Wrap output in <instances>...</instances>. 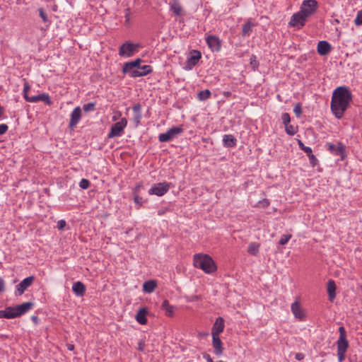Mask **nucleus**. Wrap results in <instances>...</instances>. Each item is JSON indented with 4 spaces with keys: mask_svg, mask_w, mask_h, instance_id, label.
Wrapping results in <instances>:
<instances>
[{
    "mask_svg": "<svg viewBox=\"0 0 362 362\" xmlns=\"http://www.w3.org/2000/svg\"><path fill=\"white\" fill-rule=\"evenodd\" d=\"M352 93L346 86L337 87L332 93L331 111L337 119L344 116L345 111L352 101Z\"/></svg>",
    "mask_w": 362,
    "mask_h": 362,
    "instance_id": "nucleus-1",
    "label": "nucleus"
},
{
    "mask_svg": "<svg viewBox=\"0 0 362 362\" xmlns=\"http://www.w3.org/2000/svg\"><path fill=\"white\" fill-rule=\"evenodd\" d=\"M194 265L195 267L202 269L206 274H211L216 270L214 261L208 255H194Z\"/></svg>",
    "mask_w": 362,
    "mask_h": 362,
    "instance_id": "nucleus-2",
    "label": "nucleus"
},
{
    "mask_svg": "<svg viewBox=\"0 0 362 362\" xmlns=\"http://www.w3.org/2000/svg\"><path fill=\"white\" fill-rule=\"evenodd\" d=\"M127 125V120L126 118H122L120 121L112 125L110 131L107 134L108 139L119 137L122 135L124 130Z\"/></svg>",
    "mask_w": 362,
    "mask_h": 362,
    "instance_id": "nucleus-3",
    "label": "nucleus"
},
{
    "mask_svg": "<svg viewBox=\"0 0 362 362\" xmlns=\"http://www.w3.org/2000/svg\"><path fill=\"white\" fill-rule=\"evenodd\" d=\"M139 44H134L130 41L123 43L119 49V55L123 57H130L138 52Z\"/></svg>",
    "mask_w": 362,
    "mask_h": 362,
    "instance_id": "nucleus-4",
    "label": "nucleus"
},
{
    "mask_svg": "<svg viewBox=\"0 0 362 362\" xmlns=\"http://www.w3.org/2000/svg\"><path fill=\"white\" fill-rule=\"evenodd\" d=\"M317 2L315 0H304L300 6V12L307 18L315 12Z\"/></svg>",
    "mask_w": 362,
    "mask_h": 362,
    "instance_id": "nucleus-5",
    "label": "nucleus"
},
{
    "mask_svg": "<svg viewBox=\"0 0 362 362\" xmlns=\"http://www.w3.org/2000/svg\"><path fill=\"white\" fill-rule=\"evenodd\" d=\"M182 132L183 129L181 127H173L165 133L160 134L158 140L160 142H168L172 139L176 137L177 135L182 133Z\"/></svg>",
    "mask_w": 362,
    "mask_h": 362,
    "instance_id": "nucleus-6",
    "label": "nucleus"
},
{
    "mask_svg": "<svg viewBox=\"0 0 362 362\" xmlns=\"http://www.w3.org/2000/svg\"><path fill=\"white\" fill-rule=\"evenodd\" d=\"M339 337L337 341V351L346 352L349 348V341L346 339V332L343 326L339 327Z\"/></svg>",
    "mask_w": 362,
    "mask_h": 362,
    "instance_id": "nucleus-7",
    "label": "nucleus"
},
{
    "mask_svg": "<svg viewBox=\"0 0 362 362\" xmlns=\"http://www.w3.org/2000/svg\"><path fill=\"white\" fill-rule=\"evenodd\" d=\"M170 184L166 182L153 185L148 190L149 194H155L158 197L164 195L170 189Z\"/></svg>",
    "mask_w": 362,
    "mask_h": 362,
    "instance_id": "nucleus-8",
    "label": "nucleus"
},
{
    "mask_svg": "<svg viewBox=\"0 0 362 362\" xmlns=\"http://www.w3.org/2000/svg\"><path fill=\"white\" fill-rule=\"evenodd\" d=\"M202 57V54L198 50H193L191 52V55L187 58L185 65V69L191 70L194 66H195L199 62V59Z\"/></svg>",
    "mask_w": 362,
    "mask_h": 362,
    "instance_id": "nucleus-9",
    "label": "nucleus"
},
{
    "mask_svg": "<svg viewBox=\"0 0 362 362\" xmlns=\"http://www.w3.org/2000/svg\"><path fill=\"white\" fill-rule=\"evenodd\" d=\"M206 42L212 52H219L221 48V40L216 35H208Z\"/></svg>",
    "mask_w": 362,
    "mask_h": 362,
    "instance_id": "nucleus-10",
    "label": "nucleus"
},
{
    "mask_svg": "<svg viewBox=\"0 0 362 362\" xmlns=\"http://www.w3.org/2000/svg\"><path fill=\"white\" fill-rule=\"evenodd\" d=\"M306 20L307 18L298 11L291 16L289 25L291 27H296L299 29L305 25Z\"/></svg>",
    "mask_w": 362,
    "mask_h": 362,
    "instance_id": "nucleus-11",
    "label": "nucleus"
},
{
    "mask_svg": "<svg viewBox=\"0 0 362 362\" xmlns=\"http://www.w3.org/2000/svg\"><path fill=\"white\" fill-rule=\"evenodd\" d=\"M291 310L296 318L300 321L305 320V315L298 301L296 300L291 304Z\"/></svg>",
    "mask_w": 362,
    "mask_h": 362,
    "instance_id": "nucleus-12",
    "label": "nucleus"
},
{
    "mask_svg": "<svg viewBox=\"0 0 362 362\" xmlns=\"http://www.w3.org/2000/svg\"><path fill=\"white\" fill-rule=\"evenodd\" d=\"M224 327V319L221 317H217L211 329V335L219 337L220 334L223 332Z\"/></svg>",
    "mask_w": 362,
    "mask_h": 362,
    "instance_id": "nucleus-13",
    "label": "nucleus"
},
{
    "mask_svg": "<svg viewBox=\"0 0 362 362\" xmlns=\"http://www.w3.org/2000/svg\"><path fill=\"white\" fill-rule=\"evenodd\" d=\"M34 277L33 276L24 279L19 284L16 286L17 295H22L24 291L33 284Z\"/></svg>",
    "mask_w": 362,
    "mask_h": 362,
    "instance_id": "nucleus-14",
    "label": "nucleus"
},
{
    "mask_svg": "<svg viewBox=\"0 0 362 362\" xmlns=\"http://www.w3.org/2000/svg\"><path fill=\"white\" fill-rule=\"evenodd\" d=\"M27 101L29 103H38L42 101L47 105H51L52 103L49 95L45 93L31 96L30 98H27Z\"/></svg>",
    "mask_w": 362,
    "mask_h": 362,
    "instance_id": "nucleus-15",
    "label": "nucleus"
},
{
    "mask_svg": "<svg viewBox=\"0 0 362 362\" xmlns=\"http://www.w3.org/2000/svg\"><path fill=\"white\" fill-rule=\"evenodd\" d=\"M326 146H327V150L336 156H342L344 153V146L340 142H339L337 145L327 143Z\"/></svg>",
    "mask_w": 362,
    "mask_h": 362,
    "instance_id": "nucleus-16",
    "label": "nucleus"
},
{
    "mask_svg": "<svg viewBox=\"0 0 362 362\" xmlns=\"http://www.w3.org/2000/svg\"><path fill=\"white\" fill-rule=\"evenodd\" d=\"M81 117V109L80 107H76L74 109L71 114V118L69 122V126L71 128L76 127L79 122Z\"/></svg>",
    "mask_w": 362,
    "mask_h": 362,
    "instance_id": "nucleus-17",
    "label": "nucleus"
},
{
    "mask_svg": "<svg viewBox=\"0 0 362 362\" xmlns=\"http://www.w3.org/2000/svg\"><path fill=\"white\" fill-rule=\"evenodd\" d=\"M34 305V303L32 302H26L23 303L21 305H18L15 307L16 313L17 317H20L25 313H26L29 310H30Z\"/></svg>",
    "mask_w": 362,
    "mask_h": 362,
    "instance_id": "nucleus-18",
    "label": "nucleus"
},
{
    "mask_svg": "<svg viewBox=\"0 0 362 362\" xmlns=\"http://www.w3.org/2000/svg\"><path fill=\"white\" fill-rule=\"evenodd\" d=\"M212 346L216 355L219 356L223 354V343L218 336H212Z\"/></svg>",
    "mask_w": 362,
    "mask_h": 362,
    "instance_id": "nucleus-19",
    "label": "nucleus"
},
{
    "mask_svg": "<svg viewBox=\"0 0 362 362\" xmlns=\"http://www.w3.org/2000/svg\"><path fill=\"white\" fill-rule=\"evenodd\" d=\"M332 47L330 44L325 40L320 41L317 44V50L320 55L324 56L329 54L331 51Z\"/></svg>",
    "mask_w": 362,
    "mask_h": 362,
    "instance_id": "nucleus-20",
    "label": "nucleus"
},
{
    "mask_svg": "<svg viewBox=\"0 0 362 362\" xmlns=\"http://www.w3.org/2000/svg\"><path fill=\"white\" fill-rule=\"evenodd\" d=\"M148 313L147 308H142L137 311L136 320L140 325H146L147 323L146 315Z\"/></svg>",
    "mask_w": 362,
    "mask_h": 362,
    "instance_id": "nucleus-21",
    "label": "nucleus"
},
{
    "mask_svg": "<svg viewBox=\"0 0 362 362\" xmlns=\"http://www.w3.org/2000/svg\"><path fill=\"white\" fill-rule=\"evenodd\" d=\"M142 60L139 58L136 59L134 61L129 62L124 64L122 71L123 73H127L128 71H131V69H139L141 66L140 64L141 63Z\"/></svg>",
    "mask_w": 362,
    "mask_h": 362,
    "instance_id": "nucleus-22",
    "label": "nucleus"
},
{
    "mask_svg": "<svg viewBox=\"0 0 362 362\" xmlns=\"http://www.w3.org/2000/svg\"><path fill=\"white\" fill-rule=\"evenodd\" d=\"M223 144L226 148H233L237 145V139L232 134H225L223 137Z\"/></svg>",
    "mask_w": 362,
    "mask_h": 362,
    "instance_id": "nucleus-23",
    "label": "nucleus"
},
{
    "mask_svg": "<svg viewBox=\"0 0 362 362\" xmlns=\"http://www.w3.org/2000/svg\"><path fill=\"white\" fill-rule=\"evenodd\" d=\"M132 110L134 112V122L136 126H139L140 124V121L142 118V115L141 112V106L140 104L137 103L132 107Z\"/></svg>",
    "mask_w": 362,
    "mask_h": 362,
    "instance_id": "nucleus-24",
    "label": "nucleus"
},
{
    "mask_svg": "<svg viewBox=\"0 0 362 362\" xmlns=\"http://www.w3.org/2000/svg\"><path fill=\"white\" fill-rule=\"evenodd\" d=\"M72 290L77 296H83L86 293V286L81 282H75L72 286Z\"/></svg>",
    "mask_w": 362,
    "mask_h": 362,
    "instance_id": "nucleus-25",
    "label": "nucleus"
},
{
    "mask_svg": "<svg viewBox=\"0 0 362 362\" xmlns=\"http://www.w3.org/2000/svg\"><path fill=\"white\" fill-rule=\"evenodd\" d=\"M161 308L165 311V314L168 317H173L175 310V307L170 305L168 300L163 301Z\"/></svg>",
    "mask_w": 362,
    "mask_h": 362,
    "instance_id": "nucleus-26",
    "label": "nucleus"
},
{
    "mask_svg": "<svg viewBox=\"0 0 362 362\" xmlns=\"http://www.w3.org/2000/svg\"><path fill=\"white\" fill-rule=\"evenodd\" d=\"M327 293L329 300L333 301L336 297V284L333 280H329L327 284Z\"/></svg>",
    "mask_w": 362,
    "mask_h": 362,
    "instance_id": "nucleus-27",
    "label": "nucleus"
},
{
    "mask_svg": "<svg viewBox=\"0 0 362 362\" xmlns=\"http://www.w3.org/2000/svg\"><path fill=\"white\" fill-rule=\"evenodd\" d=\"M156 287V282L153 280L145 281L143 284V291L146 293L153 292Z\"/></svg>",
    "mask_w": 362,
    "mask_h": 362,
    "instance_id": "nucleus-28",
    "label": "nucleus"
},
{
    "mask_svg": "<svg viewBox=\"0 0 362 362\" xmlns=\"http://www.w3.org/2000/svg\"><path fill=\"white\" fill-rule=\"evenodd\" d=\"M255 26V24L251 21H248L246 23L243 25L242 29V36L246 37L249 36L252 30V28Z\"/></svg>",
    "mask_w": 362,
    "mask_h": 362,
    "instance_id": "nucleus-29",
    "label": "nucleus"
},
{
    "mask_svg": "<svg viewBox=\"0 0 362 362\" xmlns=\"http://www.w3.org/2000/svg\"><path fill=\"white\" fill-rule=\"evenodd\" d=\"M259 245L256 243H251L247 247V252L253 256H257L259 253Z\"/></svg>",
    "mask_w": 362,
    "mask_h": 362,
    "instance_id": "nucleus-30",
    "label": "nucleus"
},
{
    "mask_svg": "<svg viewBox=\"0 0 362 362\" xmlns=\"http://www.w3.org/2000/svg\"><path fill=\"white\" fill-rule=\"evenodd\" d=\"M170 10L173 11L175 15L180 16L182 13V8L179 2L174 1L170 4Z\"/></svg>",
    "mask_w": 362,
    "mask_h": 362,
    "instance_id": "nucleus-31",
    "label": "nucleus"
},
{
    "mask_svg": "<svg viewBox=\"0 0 362 362\" xmlns=\"http://www.w3.org/2000/svg\"><path fill=\"white\" fill-rule=\"evenodd\" d=\"M6 318V319H13L17 317L15 307H8L5 309Z\"/></svg>",
    "mask_w": 362,
    "mask_h": 362,
    "instance_id": "nucleus-32",
    "label": "nucleus"
},
{
    "mask_svg": "<svg viewBox=\"0 0 362 362\" xmlns=\"http://www.w3.org/2000/svg\"><path fill=\"white\" fill-rule=\"evenodd\" d=\"M211 95V91L208 89H206V90L199 92V93L197 94V98L199 100L204 101V100L209 99L210 98Z\"/></svg>",
    "mask_w": 362,
    "mask_h": 362,
    "instance_id": "nucleus-33",
    "label": "nucleus"
},
{
    "mask_svg": "<svg viewBox=\"0 0 362 362\" xmlns=\"http://www.w3.org/2000/svg\"><path fill=\"white\" fill-rule=\"evenodd\" d=\"M38 12H39V15H40V18H42V21L45 23H47V25L49 26L51 22L48 18V16H47V13L44 11V9L42 8H40L38 9Z\"/></svg>",
    "mask_w": 362,
    "mask_h": 362,
    "instance_id": "nucleus-34",
    "label": "nucleus"
},
{
    "mask_svg": "<svg viewBox=\"0 0 362 362\" xmlns=\"http://www.w3.org/2000/svg\"><path fill=\"white\" fill-rule=\"evenodd\" d=\"M127 74H128L129 75V76L132 77V78L141 77V76H144V74L142 73V71H140L139 69H131V71H128Z\"/></svg>",
    "mask_w": 362,
    "mask_h": 362,
    "instance_id": "nucleus-35",
    "label": "nucleus"
},
{
    "mask_svg": "<svg viewBox=\"0 0 362 362\" xmlns=\"http://www.w3.org/2000/svg\"><path fill=\"white\" fill-rule=\"evenodd\" d=\"M285 131L290 136H293L297 132L296 127L289 124L285 126Z\"/></svg>",
    "mask_w": 362,
    "mask_h": 362,
    "instance_id": "nucleus-36",
    "label": "nucleus"
},
{
    "mask_svg": "<svg viewBox=\"0 0 362 362\" xmlns=\"http://www.w3.org/2000/svg\"><path fill=\"white\" fill-rule=\"evenodd\" d=\"M291 237H292V235L291 234L282 235L279 240V243L281 245H284L289 241V240L291 238Z\"/></svg>",
    "mask_w": 362,
    "mask_h": 362,
    "instance_id": "nucleus-37",
    "label": "nucleus"
},
{
    "mask_svg": "<svg viewBox=\"0 0 362 362\" xmlns=\"http://www.w3.org/2000/svg\"><path fill=\"white\" fill-rule=\"evenodd\" d=\"M95 103H88L87 104L83 105V109L85 112H92L95 110Z\"/></svg>",
    "mask_w": 362,
    "mask_h": 362,
    "instance_id": "nucleus-38",
    "label": "nucleus"
},
{
    "mask_svg": "<svg viewBox=\"0 0 362 362\" xmlns=\"http://www.w3.org/2000/svg\"><path fill=\"white\" fill-rule=\"evenodd\" d=\"M281 119L282 122L284 124V126H287L288 124L291 122V117L288 113H283L281 115Z\"/></svg>",
    "mask_w": 362,
    "mask_h": 362,
    "instance_id": "nucleus-39",
    "label": "nucleus"
},
{
    "mask_svg": "<svg viewBox=\"0 0 362 362\" xmlns=\"http://www.w3.org/2000/svg\"><path fill=\"white\" fill-rule=\"evenodd\" d=\"M140 71H142L144 76L152 71V69L149 65H144L139 67Z\"/></svg>",
    "mask_w": 362,
    "mask_h": 362,
    "instance_id": "nucleus-40",
    "label": "nucleus"
},
{
    "mask_svg": "<svg viewBox=\"0 0 362 362\" xmlns=\"http://www.w3.org/2000/svg\"><path fill=\"white\" fill-rule=\"evenodd\" d=\"M354 23L356 25H362V9L358 11Z\"/></svg>",
    "mask_w": 362,
    "mask_h": 362,
    "instance_id": "nucleus-41",
    "label": "nucleus"
},
{
    "mask_svg": "<svg viewBox=\"0 0 362 362\" xmlns=\"http://www.w3.org/2000/svg\"><path fill=\"white\" fill-rule=\"evenodd\" d=\"M90 186V181L87 179H82L79 182V187L83 189H88Z\"/></svg>",
    "mask_w": 362,
    "mask_h": 362,
    "instance_id": "nucleus-42",
    "label": "nucleus"
},
{
    "mask_svg": "<svg viewBox=\"0 0 362 362\" xmlns=\"http://www.w3.org/2000/svg\"><path fill=\"white\" fill-rule=\"evenodd\" d=\"M30 87L27 81L24 83L23 87V97L25 100L27 101V98H30V96L28 95V92L29 91Z\"/></svg>",
    "mask_w": 362,
    "mask_h": 362,
    "instance_id": "nucleus-43",
    "label": "nucleus"
},
{
    "mask_svg": "<svg viewBox=\"0 0 362 362\" xmlns=\"http://www.w3.org/2000/svg\"><path fill=\"white\" fill-rule=\"evenodd\" d=\"M293 112L297 117H299L302 113V107L300 103H298L295 105L293 108Z\"/></svg>",
    "mask_w": 362,
    "mask_h": 362,
    "instance_id": "nucleus-44",
    "label": "nucleus"
},
{
    "mask_svg": "<svg viewBox=\"0 0 362 362\" xmlns=\"http://www.w3.org/2000/svg\"><path fill=\"white\" fill-rule=\"evenodd\" d=\"M250 60V64L252 66L253 69L255 70V69L257 68L258 64H259L257 61L256 56L252 55Z\"/></svg>",
    "mask_w": 362,
    "mask_h": 362,
    "instance_id": "nucleus-45",
    "label": "nucleus"
},
{
    "mask_svg": "<svg viewBox=\"0 0 362 362\" xmlns=\"http://www.w3.org/2000/svg\"><path fill=\"white\" fill-rule=\"evenodd\" d=\"M308 158L312 166L315 167L317 164L318 160L313 154L308 155Z\"/></svg>",
    "mask_w": 362,
    "mask_h": 362,
    "instance_id": "nucleus-46",
    "label": "nucleus"
},
{
    "mask_svg": "<svg viewBox=\"0 0 362 362\" xmlns=\"http://www.w3.org/2000/svg\"><path fill=\"white\" fill-rule=\"evenodd\" d=\"M269 202L268 199H264L258 202V206L265 208L267 207L269 205Z\"/></svg>",
    "mask_w": 362,
    "mask_h": 362,
    "instance_id": "nucleus-47",
    "label": "nucleus"
},
{
    "mask_svg": "<svg viewBox=\"0 0 362 362\" xmlns=\"http://www.w3.org/2000/svg\"><path fill=\"white\" fill-rule=\"evenodd\" d=\"M66 225V221H65L64 220H62H62H59V221L57 222V228H58L59 230H63V229L65 228Z\"/></svg>",
    "mask_w": 362,
    "mask_h": 362,
    "instance_id": "nucleus-48",
    "label": "nucleus"
},
{
    "mask_svg": "<svg viewBox=\"0 0 362 362\" xmlns=\"http://www.w3.org/2000/svg\"><path fill=\"white\" fill-rule=\"evenodd\" d=\"M8 129V127L6 124H0V135L4 134L7 132Z\"/></svg>",
    "mask_w": 362,
    "mask_h": 362,
    "instance_id": "nucleus-49",
    "label": "nucleus"
},
{
    "mask_svg": "<svg viewBox=\"0 0 362 362\" xmlns=\"http://www.w3.org/2000/svg\"><path fill=\"white\" fill-rule=\"evenodd\" d=\"M346 352L337 351L339 362H342L345 358Z\"/></svg>",
    "mask_w": 362,
    "mask_h": 362,
    "instance_id": "nucleus-50",
    "label": "nucleus"
},
{
    "mask_svg": "<svg viewBox=\"0 0 362 362\" xmlns=\"http://www.w3.org/2000/svg\"><path fill=\"white\" fill-rule=\"evenodd\" d=\"M134 202L139 205V206H141L142 204V198L139 197V195H135L134 197Z\"/></svg>",
    "mask_w": 362,
    "mask_h": 362,
    "instance_id": "nucleus-51",
    "label": "nucleus"
},
{
    "mask_svg": "<svg viewBox=\"0 0 362 362\" xmlns=\"http://www.w3.org/2000/svg\"><path fill=\"white\" fill-rule=\"evenodd\" d=\"M145 341L144 340H140L138 343V350L140 351H144Z\"/></svg>",
    "mask_w": 362,
    "mask_h": 362,
    "instance_id": "nucleus-52",
    "label": "nucleus"
},
{
    "mask_svg": "<svg viewBox=\"0 0 362 362\" xmlns=\"http://www.w3.org/2000/svg\"><path fill=\"white\" fill-rule=\"evenodd\" d=\"M303 151L307 154L308 156V155L313 154L312 148L309 146L303 147Z\"/></svg>",
    "mask_w": 362,
    "mask_h": 362,
    "instance_id": "nucleus-53",
    "label": "nucleus"
},
{
    "mask_svg": "<svg viewBox=\"0 0 362 362\" xmlns=\"http://www.w3.org/2000/svg\"><path fill=\"white\" fill-rule=\"evenodd\" d=\"M5 290V282L4 279L0 277V293L4 291Z\"/></svg>",
    "mask_w": 362,
    "mask_h": 362,
    "instance_id": "nucleus-54",
    "label": "nucleus"
},
{
    "mask_svg": "<svg viewBox=\"0 0 362 362\" xmlns=\"http://www.w3.org/2000/svg\"><path fill=\"white\" fill-rule=\"evenodd\" d=\"M304 358V355L302 353H297L296 354V358L298 361L302 360Z\"/></svg>",
    "mask_w": 362,
    "mask_h": 362,
    "instance_id": "nucleus-55",
    "label": "nucleus"
},
{
    "mask_svg": "<svg viewBox=\"0 0 362 362\" xmlns=\"http://www.w3.org/2000/svg\"><path fill=\"white\" fill-rule=\"evenodd\" d=\"M129 9H126L125 10V18H126V23H129Z\"/></svg>",
    "mask_w": 362,
    "mask_h": 362,
    "instance_id": "nucleus-56",
    "label": "nucleus"
},
{
    "mask_svg": "<svg viewBox=\"0 0 362 362\" xmlns=\"http://www.w3.org/2000/svg\"><path fill=\"white\" fill-rule=\"evenodd\" d=\"M0 318H6L5 310H0Z\"/></svg>",
    "mask_w": 362,
    "mask_h": 362,
    "instance_id": "nucleus-57",
    "label": "nucleus"
},
{
    "mask_svg": "<svg viewBox=\"0 0 362 362\" xmlns=\"http://www.w3.org/2000/svg\"><path fill=\"white\" fill-rule=\"evenodd\" d=\"M298 146H299V147H300V148L301 150H303V147H305V146L304 145V144H303L300 140H298Z\"/></svg>",
    "mask_w": 362,
    "mask_h": 362,
    "instance_id": "nucleus-58",
    "label": "nucleus"
},
{
    "mask_svg": "<svg viewBox=\"0 0 362 362\" xmlns=\"http://www.w3.org/2000/svg\"><path fill=\"white\" fill-rule=\"evenodd\" d=\"M37 319H38V318H37V316H33V317H32V320H33L34 322H37Z\"/></svg>",
    "mask_w": 362,
    "mask_h": 362,
    "instance_id": "nucleus-59",
    "label": "nucleus"
},
{
    "mask_svg": "<svg viewBox=\"0 0 362 362\" xmlns=\"http://www.w3.org/2000/svg\"><path fill=\"white\" fill-rule=\"evenodd\" d=\"M68 349H69V350H72V349H74V345H69V347H68Z\"/></svg>",
    "mask_w": 362,
    "mask_h": 362,
    "instance_id": "nucleus-60",
    "label": "nucleus"
},
{
    "mask_svg": "<svg viewBox=\"0 0 362 362\" xmlns=\"http://www.w3.org/2000/svg\"><path fill=\"white\" fill-rule=\"evenodd\" d=\"M117 119V117L116 116L112 117V120L116 121Z\"/></svg>",
    "mask_w": 362,
    "mask_h": 362,
    "instance_id": "nucleus-61",
    "label": "nucleus"
},
{
    "mask_svg": "<svg viewBox=\"0 0 362 362\" xmlns=\"http://www.w3.org/2000/svg\"><path fill=\"white\" fill-rule=\"evenodd\" d=\"M334 21H335V23H339V21L337 19H335Z\"/></svg>",
    "mask_w": 362,
    "mask_h": 362,
    "instance_id": "nucleus-62",
    "label": "nucleus"
}]
</instances>
